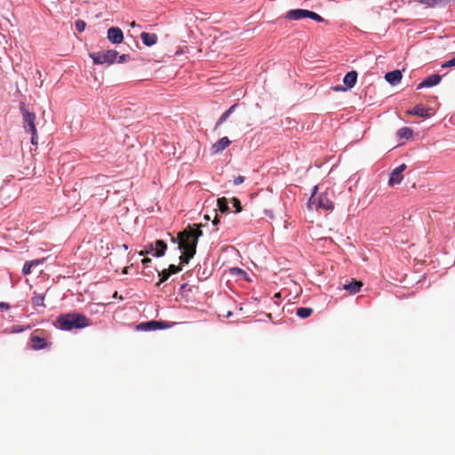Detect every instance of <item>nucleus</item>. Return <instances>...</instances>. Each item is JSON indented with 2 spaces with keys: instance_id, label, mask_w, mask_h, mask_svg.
I'll use <instances>...</instances> for the list:
<instances>
[{
  "instance_id": "obj_1",
  "label": "nucleus",
  "mask_w": 455,
  "mask_h": 455,
  "mask_svg": "<svg viewBox=\"0 0 455 455\" xmlns=\"http://www.w3.org/2000/svg\"><path fill=\"white\" fill-rule=\"evenodd\" d=\"M202 224L188 226L184 230L179 232L177 237H171L172 243H178L179 249L183 251L180 257L182 265L188 264L196 252L198 239L203 235V232L200 230Z\"/></svg>"
},
{
  "instance_id": "obj_2",
  "label": "nucleus",
  "mask_w": 455,
  "mask_h": 455,
  "mask_svg": "<svg viewBox=\"0 0 455 455\" xmlns=\"http://www.w3.org/2000/svg\"><path fill=\"white\" fill-rule=\"evenodd\" d=\"M58 323L61 330L71 331L87 327L91 324V321L83 314L70 313L60 315Z\"/></svg>"
},
{
  "instance_id": "obj_3",
  "label": "nucleus",
  "mask_w": 455,
  "mask_h": 455,
  "mask_svg": "<svg viewBox=\"0 0 455 455\" xmlns=\"http://www.w3.org/2000/svg\"><path fill=\"white\" fill-rule=\"evenodd\" d=\"M318 187L314 188L313 193L308 200L307 208L313 210H331L333 209V202L330 197L328 192L321 194L318 197L315 196Z\"/></svg>"
},
{
  "instance_id": "obj_4",
  "label": "nucleus",
  "mask_w": 455,
  "mask_h": 455,
  "mask_svg": "<svg viewBox=\"0 0 455 455\" xmlns=\"http://www.w3.org/2000/svg\"><path fill=\"white\" fill-rule=\"evenodd\" d=\"M93 63L97 65L113 64L118 57V52L116 50H108L105 52H98L90 54Z\"/></svg>"
},
{
  "instance_id": "obj_5",
  "label": "nucleus",
  "mask_w": 455,
  "mask_h": 455,
  "mask_svg": "<svg viewBox=\"0 0 455 455\" xmlns=\"http://www.w3.org/2000/svg\"><path fill=\"white\" fill-rule=\"evenodd\" d=\"M41 333H43V331L36 330L30 336V347L33 350H41L52 347V342L41 336Z\"/></svg>"
},
{
  "instance_id": "obj_6",
  "label": "nucleus",
  "mask_w": 455,
  "mask_h": 455,
  "mask_svg": "<svg viewBox=\"0 0 455 455\" xmlns=\"http://www.w3.org/2000/svg\"><path fill=\"white\" fill-rule=\"evenodd\" d=\"M20 110L22 114L23 117V124L24 128L28 132L35 131L36 128V116L35 113L29 112L28 109L26 108L25 103H20Z\"/></svg>"
},
{
  "instance_id": "obj_7",
  "label": "nucleus",
  "mask_w": 455,
  "mask_h": 455,
  "mask_svg": "<svg viewBox=\"0 0 455 455\" xmlns=\"http://www.w3.org/2000/svg\"><path fill=\"white\" fill-rule=\"evenodd\" d=\"M406 168L407 165L405 164H402L392 171L387 182L390 187L399 185L402 182V180H403V172L406 170Z\"/></svg>"
},
{
  "instance_id": "obj_8",
  "label": "nucleus",
  "mask_w": 455,
  "mask_h": 455,
  "mask_svg": "<svg viewBox=\"0 0 455 455\" xmlns=\"http://www.w3.org/2000/svg\"><path fill=\"white\" fill-rule=\"evenodd\" d=\"M108 39L113 44H120L124 40V34L121 28L111 27L108 30Z\"/></svg>"
},
{
  "instance_id": "obj_9",
  "label": "nucleus",
  "mask_w": 455,
  "mask_h": 455,
  "mask_svg": "<svg viewBox=\"0 0 455 455\" xmlns=\"http://www.w3.org/2000/svg\"><path fill=\"white\" fill-rule=\"evenodd\" d=\"M309 12L308 10H304V9H294V10H290L287 13H286V18L288 20H301V19H306V18H308L309 16Z\"/></svg>"
},
{
  "instance_id": "obj_10",
  "label": "nucleus",
  "mask_w": 455,
  "mask_h": 455,
  "mask_svg": "<svg viewBox=\"0 0 455 455\" xmlns=\"http://www.w3.org/2000/svg\"><path fill=\"white\" fill-rule=\"evenodd\" d=\"M441 76L438 74L431 75L428 77H427L425 80H423L420 84L418 85V89H421L424 87H431L438 84L441 82Z\"/></svg>"
},
{
  "instance_id": "obj_11",
  "label": "nucleus",
  "mask_w": 455,
  "mask_h": 455,
  "mask_svg": "<svg viewBox=\"0 0 455 455\" xmlns=\"http://www.w3.org/2000/svg\"><path fill=\"white\" fill-rule=\"evenodd\" d=\"M164 322L149 321L147 323H141L137 326L139 330L142 331H155L156 329H162L164 326Z\"/></svg>"
},
{
  "instance_id": "obj_12",
  "label": "nucleus",
  "mask_w": 455,
  "mask_h": 455,
  "mask_svg": "<svg viewBox=\"0 0 455 455\" xmlns=\"http://www.w3.org/2000/svg\"><path fill=\"white\" fill-rule=\"evenodd\" d=\"M230 144L231 141L229 140V139L228 137H223L212 145V152L213 154L220 153L226 149Z\"/></svg>"
},
{
  "instance_id": "obj_13",
  "label": "nucleus",
  "mask_w": 455,
  "mask_h": 455,
  "mask_svg": "<svg viewBox=\"0 0 455 455\" xmlns=\"http://www.w3.org/2000/svg\"><path fill=\"white\" fill-rule=\"evenodd\" d=\"M431 108H425L419 105H417L413 109L408 110V115L418 116L421 117H429L432 116Z\"/></svg>"
},
{
  "instance_id": "obj_14",
  "label": "nucleus",
  "mask_w": 455,
  "mask_h": 455,
  "mask_svg": "<svg viewBox=\"0 0 455 455\" xmlns=\"http://www.w3.org/2000/svg\"><path fill=\"white\" fill-rule=\"evenodd\" d=\"M362 286L363 283L361 281L352 279L350 283L343 285V289L347 291L350 294H355L360 291Z\"/></svg>"
},
{
  "instance_id": "obj_15",
  "label": "nucleus",
  "mask_w": 455,
  "mask_h": 455,
  "mask_svg": "<svg viewBox=\"0 0 455 455\" xmlns=\"http://www.w3.org/2000/svg\"><path fill=\"white\" fill-rule=\"evenodd\" d=\"M402 72L398 69L387 72L385 76L386 80L391 84H396L402 80Z\"/></svg>"
},
{
  "instance_id": "obj_16",
  "label": "nucleus",
  "mask_w": 455,
  "mask_h": 455,
  "mask_svg": "<svg viewBox=\"0 0 455 455\" xmlns=\"http://www.w3.org/2000/svg\"><path fill=\"white\" fill-rule=\"evenodd\" d=\"M140 38L143 42V44L147 46H152L157 43V36L156 34H150L147 32H142L140 34Z\"/></svg>"
},
{
  "instance_id": "obj_17",
  "label": "nucleus",
  "mask_w": 455,
  "mask_h": 455,
  "mask_svg": "<svg viewBox=\"0 0 455 455\" xmlns=\"http://www.w3.org/2000/svg\"><path fill=\"white\" fill-rule=\"evenodd\" d=\"M154 246L155 252L153 253V256L159 258L165 254V251L167 250V244L164 241L156 240Z\"/></svg>"
},
{
  "instance_id": "obj_18",
  "label": "nucleus",
  "mask_w": 455,
  "mask_h": 455,
  "mask_svg": "<svg viewBox=\"0 0 455 455\" xmlns=\"http://www.w3.org/2000/svg\"><path fill=\"white\" fill-rule=\"evenodd\" d=\"M357 80V72L356 71H350L346 74V76L343 78V83L347 88H353L356 83Z\"/></svg>"
},
{
  "instance_id": "obj_19",
  "label": "nucleus",
  "mask_w": 455,
  "mask_h": 455,
  "mask_svg": "<svg viewBox=\"0 0 455 455\" xmlns=\"http://www.w3.org/2000/svg\"><path fill=\"white\" fill-rule=\"evenodd\" d=\"M237 107L236 104L232 105L226 112H224L221 116L219 118V120L216 123L215 130L218 129L228 117L229 116L234 112L235 108Z\"/></svg>"
},
{
  "instance_id": "obj_20",
  "label": "nucleus",
  "mask_w": 455,
  "mask_h": 455,
  "mask_svg": "<svg viewBox=\"0 0 455 455\" xmlns=\"http://www.w3.org/2000/svg\"><path fill=\"white\" fill-rule=\"evenodd\" d=\"M43 262V259H34L31 261H27L22 268V272L24 275H29L31 273V268L34 266H37Z\"/></svg>"
},
{
  "instance_id": "obj_21",
  "label": "nucleus",
  "mask_w": 455,
  "mask_h": 455,
  "mask_svg": "<svg viewBox=\"0 0 455 455\" xmlns=\"http://www.w3.org/2000/svg\"><path fill=\"white\" fill-rule=\"evenodd\" d=\"M397 136L400 139H411L413 135V131L409 127H403L397 131Z\"/></svg>"
},
{
  "instance_id": "obj_22",
  "label": "nucleus",
  "mask_w": 455,
  "mask_h": 455,
  "mask_svg": "<svg viewBox=\"0 0 455 455\" xmlns=\"http://www.w3.org/2000/svg\"><path fill=\"white\" fill-rule=\"evenodd\" d=\"M313 313V309L311 307H299L297 309V315L302 319L307 318Z\"/></svg>"
},
{
  "instance_id": "obj_23",
  "label": "nucleus",
  "mask_w": 455,
  "mask_h": 455,
  "mask_svg": "<svg viewBox=\"0 0 455 455\" xmlns=\"http://www.w3.org/2000/svg\"><path fill=\"white\" fill-rule=\"evenodd\" d=\"M219 210L222 212H228L229 210L228 202L226 197L219 198L217 201Z\"/></svg>"
},
{
  "instance_id": "obj_24",
  "label": "nucleus",
  "mask_w": 455,
  "mask_h": 455,
  "mask_svg": "<svg viewBox=\"0 0 455 455\" xmlns=\"http://www.w3.org/2000/svg\"><path fill=\"white\" fill-rule=\"evenodd\" d=\"M44 296L37 293H34V296L32 298V303L35 307H42L44 306Z\"/></svg>"
},
{
  "instance_id": "obj_25",
  "label": "nucleus",
  "mask_w": 455,
  "mask_h": 455,
  "mask_svg": "<svg viewBox=\"0 0 455 455\" xmlns=\"http://www.w3.org/2000/svg\"><path fill=\"white\" fill-rule=\"evenodd\" d=\"M155 252V246H154V243H148L147 245H145V248L143 251H140L139 252L140 255L143 256V255H146V254H152Z\"/></svg>"
},
{
  "instance_id": "obj_26",
  "label": "nucleus",
  "mask_w": 455,
  "mask_h": 455,
  "mask_svg": "<svg viewBox=\"0 0 455 455\" xmlns=\"http://www.w3.org/2000/svg\"><path fill=\"white\" fill-rule=\"evenodd\" d=\"M171 274L166 270L164 269L163 271L159 272V282L156 283L157 286H159L161 283L167 281V279L170 277Z\"/></svg>"
},
{
  "instance_id": "obj_27",
  "label": "nucleus",
  "mask_w": 455,
  "mask_h": 455,
  "mask_svg": "<svg viewBox=\"0 0 455 455\" xmlns=\"http://www.w3.org/2000/svg\"><path fill=\"white\" fill-rule=\"evenodd\" d=\"M171 275L177 274L182 270L181 266H176L173 264H171L169 267L166 269Z\"/></svg>"
},
{
  "instance_id": "obj_28",
  "label": "nucleus",
  "mask_w": 455,
  "mask_h": 455,
  "mask_svg": "<svg viewBox=\"0 0 455 455\" xmlns=\"http://www.w3.org/2000/svg\"><path fill=\"white\" fill-rule=\"evenodd\" d=\"M309 19H312L317 22H323L324 21L323 18L322 16H320L318 13L316 12H309V16H308Z\"/></svg>"
},
{
  "instance_id": "obj_29",
  "label": "nucleus",
  "mask_w": 455,
  "mask_h": 455,
  "mask_svg": "<svg viewBox=\"0 0 455 455\" xmlns=\"http://www.w3.org/2000/svg\"><path fill=\"white\" fill-rule=\"evenodd\" d=\"M232 204H233V206L235 208V212H242V205H241V202L239 201L238 198L236 197H233L232 198Z\"/></svg>"
},
{
  "instance_id": "obj_30",
  "label": "nucleus",
  "mask_w": 455,
  "mask_h": 455,
  "mask_svg": "<svg viewBox=\"0 0 455 455\" xmlns=\"http://www.w3.org/2000/svg\"><path fill=\"white\" fill-rule=\"evenodd\" d=\"M85 27H86V23L84 20H78L76 21V28L79 32L84 31Z\"/></svg>"
},
{
  "instance_id": "obj_31",
  "label": "nucleus",
  "mask_w": 455,
  "mask_h": 455,
  "mask_svg": "<svg viewBox=\"0 0 455 455\" xmlns=\"http://www.w3.org/2000/svg\"><path fill=\"white\" fill-rule=\"evenodd\" d=\"M29 132L31 133V143L33 145H37V143H38V141H37V139H38L37 131L35 130V131H31Z\"/></svg>"
},
{
  "instance_id": "obj_32",
  "label": "nucleus",
  "mask_w": 455,
  "mask_h": 455,
  "mask_svg": "<svg viewBox=\"0 0 455 455\" xmlns=\"http://www.w3.org/2000/svg\"><path fill=\"white\" fill-rule=\"evenodd\" d=\"M453 66H455V57L442 64V68H450Z\"/></svg>"
},
{
  "instance_id": "obj_33",
  "label": "nucleus",
  "mask_w": 455,
  "mask_h": 455,
  "mask_svg": "<svg viewBox=\"0 0 455 455\" xmlns=\"http://www.w3.org/2000/svg\"><path fill=\"white\" fill-rule=\"evenodd\" d=\"M129 60H130V55H128V54H123V55H120V56L118 57V60H117V62H118V63H124V62L128 61Z\"/></svg>"
},
{
  "instance_id": "obj_34",
  "label": "nucleus",
  "mask_w": 455,
  "mask_h": 455,
  "mask_svg": "<svg viewBox=\"0 0 455 455\" xmlns=\"http://www.w3.org/2000/svg\"><path fill=\"white\" fill-rule=\"evenodd\" d=\"M243 181H244V177L239 175V176L235 178L234 184L238 186V185L242 184Z\"/></svg>"
},
{
  "instance_id": "obj_35",
  "label": "nucleus",
  "mask_w": 455,
  "mask_h": 455,
  "mask_svg": "<svg viewBox=\"0 0 455 455\" xmlns=\"http://www.w3.org/2000/svg\"><path fill=\"white\" fill-rule=\"evenodd\" d=\"M28 329H29V325H28V326H26V327H24V328H23V327L14 326V327H13V331H14V332H20V331H24V330H28Z\"/></svg>"
},
{
  "instance_id": "obj_36",
  "label": "nucleus",
  "mask_w": 455,
  "mask_h": 455,
  "mask_svg": "<svg viewBox=\"0 0 455 455\" xmlns=\"http://www.w3.org/2000/svg\"><path fill=\"white\" fill-rule=\"evenodd\" d=\"M0 308L2 309H9L10 308V305L6 302H1L0 303Z\"/></svg>"
},
{
  "instance_id": "obj_37",
  "label": "nucleus",
  "mask_w": 455,
  "mask_h": 455,
  "mask_svg": "<svg viewBox=\"0 0 455 455\" xmlns=\"http://www.w3.org/2000/svg\"><path fill=\"white\" fill-rule=\"evenodd\" d=\"M150 262H151V259H149V258H144V259H142V264H143L145 267H147V266H148V263H150Z\"/></svg>"
},
{
  "instance_id": "obj_38",
  "label": "nucleus",
  "mask_w": 455,
  "mask_h": 455,
  "mask_svg": "<svg viewBox=\"0 0 455 455\" xmlns=\"http://www.w3.org/2000/svg\"><path fill=\"white\" fill-rule=\"evenodd\" d=\"M212 223L215 226H217L220 223V218H219L217 213L215 214V217H214V220H213Z\"/></svg>"
},
{
  "instance_id": "obj_39",
  "label": "nucleus",
  "mask_w": 455,
  "mask_h": 455,
  "mask_svg": "<svg viewBox=\"0 0 455 455\" xmlns=\"http://www.w3.org/2000/svg\"><path fill=\"white\" fill-rule=\"evenodd\" d=\"M128 269H129V267H124L122 273L124 274V275L128 274Z\"/></svg>"
},
{
  "instance_id": "obj_40",
  "label": "nucleus",
  "mask_w": 455,
  "mask_h": 455,
  "mask_svg": "<svg viewBox=\"0 0 455 455\" xmlns=\"http://www.w3.org/2000/svg\"><path fill=\"white\" fill-rule=\"evenodd\" d=\"M131 27L134 28V27H137L138 25L136 24L135 21H132L131 24H130Z\"/></svg>"
},
{
  "instance_id": "obj_41",
  "label": "nucleus",
  "mask_w": 455,
  "mask_h": 455,
  "mask_svg": "<svg viewBox=\"0 0 455 455\" xmlns=\"http://www.w3.org/2000/svg\"><path fill=\"white\" fill-rule=\"evenodd\" d=\"M236 270H237L239 273H241V274H245V272H244L243 270H242V269H238V268H237Z\"/></svg>"
},
{
  "instance_id": "obj_42",
  "label": "nucleus",
  "mask_w": 455,
  "mask_h": 455,
  "mask_svg": "<svg viewBox=\"0 0 455 455\" xmlns=\"http://www.w3.org/2000/svg\"><path fill=\"white\" fill-rule=\"evenodd\" d=\"M204 219H205L206 220H210V216H209V215H205V216H204Z\"/></svg>"
},
{
  "instance_id": "obj_43",
  "label": "nucleus",
  "mask_w": 455,
  "mask_h": 455,
  "mask_svg": "<svg viewBox=\"0 0 455 455\" xmlns=\"http://www.w3.org/2000/svg\"><path fill=\"white\" fill-rule=\"evenodd\" d=\"M334 90H335V91H339V90H340V87H339V86H336V87L334 88Z\"/></svg>"
},
{
  "instance_id": "obj_44",
  "label": "nucleus",
  "mask_w": 455,
  "mask_h": 455,
  "mask_svg": "<svg viewBox=\"0 0 455 455\" xmlns=\"http://www.w3.org/2000/svg\"><path fill=\"white\" fill-rule=\"evenodd\" d=\"M123 247H124V250L128 249V245H126V244H123Z\"/></svg>"
}]
</instances>
